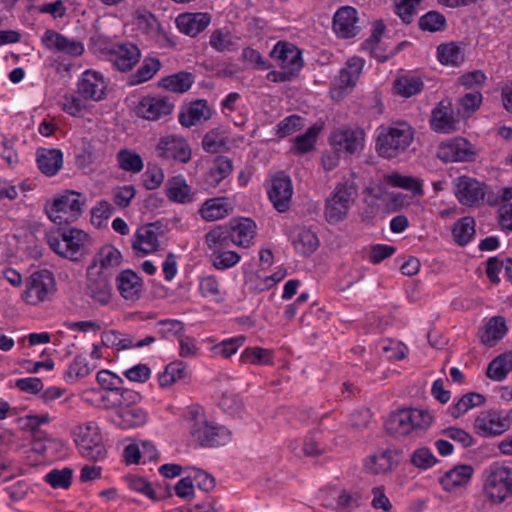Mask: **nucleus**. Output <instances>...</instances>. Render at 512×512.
<instances>
[{
	"mask_svg": "<svg viewBox=\"0 0 512 512\" xmlns=\"http://www.w3.org/2000/svg\"><path fill=\"white\" fill-rule=\"evenodd\" d=\"M185 419L191 440L200 447L213 448L225 445L230 441V431L224 426L210 421L202 406H189L185 412Z\"/></svg>",
	"mask_w": 512,
	"mask_h": 512,
	"instance_id": "nucleus-1",
	"label": "nucleus"
},
{
	"mask_svg": "<svg viewBox=\"0 0 512 512\" xmlns=\"http://www.w3.org/2000/svg\"><path fill=\"white\" fill-rule=\"evenodd\" d=\"M46 237L48 245L57 255L73 262L81 261L93 246L92 237L75 227L59 228Z\"/></svg>",
	"mask_w": 512,
	"mask_h": 512,
	"instance_id": "nucleus-2",
	"label": "nucleus"
},
{
	"mask_svg": "<svg viewBox=\"0 0 512 512\" xmlns=\"http://www.w3.org/2000/svg\"><path fill=\"white\" fill-rule=\"evenodd\" d=\"M414 139V131L407 123L380 126L375 149L379 156L392 159L404 153Z\"/></svg>",
	"mask_w": 512,
	"mask_h": 512,
	"instance_id": "nucleus-3",
	"label": "nucleus"
},
{
	"mask_svg": "<svg viewBox=\"0 0 512 512\" xmlns=\"http://www.w3.org/2000/svg\"><path fill=\"white\" fill-rule=\"evenodd\" d=\"M357 196L358 186L353 179L338 183L325 203L324 215L328 223L335 224L346 219Z\"/></svg>",
	"mask_w": 512,
	"mask_h": 512,
	"instance_id": "nucleus-4",
	"label": "nucleus"
},
{
	"mask_svg": "<svg viewBox=\"0 0 512 512\" xmlns=\"http://www.w3.org/2000/svg\"><path fill=\"white\" fill-rule=\"evenodd\" d=\"M483 491L486 497L496 504L512 496V468L495 462L483 472Z\"/></svg>",
	"mask_w": 512,
	"mask_h": 512,
	"instance_id": "nucleus-5",
	"label": "nucleus"
},
{
	"mask_svg": "<svg viewBox=\"0 0 512 512\" xmlns=\"http://www.w3.org/2000/svg\"><path fill=\"white\" fill-rule=\"evenodd\" d=\"M432 416L420 409H401L392 413L385 422L386 431L394 436H405L414 431L426 430Z\"/></svg>",
	"mask_w": 512,
	"mask_h": 512,
	"instance_id": "nucleus-6",
	"label": "nucleus"
},
{
	"mask_svg": "<svg viewBox=\"0 0 512 512\" xmlns=\"http://www.w3.org/2000/svg\"><path fill=\"white\" fill-rule=\"evenodd\" d=\"M74 442L79 453L91 461L103 460L107 450L103 443L100 428L95 422L78 425L73 430Z\"/></svg>",
	"mask_w": 512,
	"mask_h": 512,
	"instance_id": "nucleus-7",
	"label": "nucleus"
},
{
	"mask_svg": "<svg viewBox=\"0 0 512 512\" xmlns=\"http://www.w3.org/2000/svg\"><path fill=\"white\" fill-rule=\"evenodd\" d=\"M86 198L79 192L68 190L55 198L46 206V213L51 221L61 225L62 223L75 222L83 213Z\"/></svg>",
	"mask_w": 512,
	"mask_h": 512,
	"instance_id": "nucleus-8",
	"label": "nucleus"
},
{
	"mask_svg": "<svg viewBox=\"0 0 512 512\" xmlns=\"http://www.w3.org/2000/svg\"><path fill=\"white\" fill-rule=\"evenodd\" d=\"M476 156L475 146L463 137L443 141L437 148V157L444 163L472 162Z\"/></svg>",
	"mask_w": 512,
	"mask_h": 512,
	"instance_id": "nucleus-9",
	"label": "nucleus"
},
{
	"mask_svg": "<svg viewBox=\"0 0 512 512\" xmlns=\"http://www.w3.org/2000/svg\"><path fill=\"white\" fill-rule=\"evenodd\" d=\"M509 425V419L503 416L500 411L486 410L477 415L473 427L477 435L490 438L506 432L509 429Z\"/></svg>",
	"mask_w": 512,
	"mask_h": 512,
	"instance_id": "nucleus-10",
	"label": "nucleus"
},
{
	"mask_svg": "<svg viewBox=\"0 0 512 512\" xmlns=\"http://www.w3.org/2000/svg\"><path fill=\"white\" fill-rule=\"evenodd\" d=\"M86 292L101 305H106L111 300L110 274L106 271H96L95 263H92L87 270Z\"/></svg>",
	"mask_w": 512,
	"mask_h": 512,
	"instance_id": "nucleus-11",
	"label": "nucleus"
},
{
	"mask_svg": "<svg viewBox=\"0 0 512 512\" xmlns=\"http://www.w3.org/2000/svg\"><path fill=\"white\" fill-rule=\"evenodd\" d=\"M365 132L359 127H343L330 135V144L335 150L354 154L364 148Z\"/></svg>",
	"mask_w": 512,
	"mask_h": 512,
	"instance_id": "nucleus-12",
	"label": "nucleus"
},
{
	"mask_svg": "<svg viewBox=\"0 0 512 512\" xmlns=\"http://www.w3.org/2000/svg\"><path fill=\"white\" fill-rule=\"evenodd\" d=\"M280 69L293 73L297 77L303 67L301 51L293 44L279 41L270 52Z\"/></svg>",
	"mask_w": 512,
	"mask_h": 512,
	"instance_id": "nucleus-13",
	"label": "nucleus"
},
{
	"mask_svg": "<svg viewBox=\"0 0 512 512\" xmlns=\"http://www.w3.org/2000/svg\"><path fill=\"white\" fill-rule=\"evenodd\" d=\"M156 152L160 158L173 159L181 163H187L192 155L188 142L183 137L177 135L161 137L156 146Z\"/></svg>",
	"mask_w": 512,
	"mask_h": 512,
	"instance_id": "nucleus-14",
	"label": "nucleus"
},
{
	"mask_svg": "<svg viewBox=\"0 0 512 512\" xmlns=\"http://www.w3.org/2000/svg\"><path fill=\"white\" fill-rule=\"evenodd\" d=\"M174 103L164 96H145L137 104L136 114L150 121H157L172 113Z\"/></svg>",
	"mask_w": 512,
	"mask_h": 512,
	"instance_id": "nucleus-15",
	"label": "nucleus"
},
{
	"mask_svg": "<svg viewBox=\"0 0 512 512\" xmlns=\"http://www.w3.org/2000/svg\"><path fill=\"white\" fill-rule=\"evenodd\" d=\"M293 195V185L289 176L280 172L271 179L268 187V196L274 208L280 212H286L290 207Z\"/></svg>",
	"mask_w": 512,
	"mask_h": 512,
	"instance_id": "nucleus-16",
	"label": "nucleus"
},
{
	"mask_svg": "<svg viewBox=\"0 0 512 512\" xmlns=\"http://www.w3.org/2000/svg\"><path fill=\"white\" fill-rule=\"evenodd\" d=\"M357 10L351 6L340 7L333 17V30L339 38L349 39L359 33Z\"/></svg>",
	"mask_w": 512,
	"mask_h": 512,
	"instance_id": "nucleus-17",
	"label": "nucleus"
},
{
	"mask_svg": "<svg viewBox=\"0 0 512 512\" xmlns=\"http://www.w3.org/2000/svg\"><path fill=\"white\" fill-rule=\"evenodd\" d=\"M458 201L467 206H473L484 199L485 185L474 178L459 176L454 180Z\"/></svg>",
	"mask_w": 512,
	"mask_h": 512,
	"instance_id": "nucleus-18",
	"label": "nucleus"
},
{
	"mask_svg": "<svg viewBox=\"0 0 512 512\" xmlns=\"http://www.w3.org/2000/svg\"><path fill=\"white\" fill-rule=\"evenodd\" d=\"M41 41L47 49L63 52L70 56L77 57L84 52V45L81 41L68 38L54 30H47Z\"/></svg>",
	"mask_w": 512,
	"mask_h": 512,
	"instance_id": "nucleus-19",
	"label": "nucleus"
},
{
	"mask_svg": "<svg viewBox=\"0 0 512 512\" xmlns=\"http://www.w3.org/2000/svg\"><path fill=\"white\" fill-rule=\"evenodd\" d=\"M53 419L54 416H51L49 411L34 408V453L46 454L49 449L62 445L60 441L50 438L40 430V426L50 423Z\"/></svg>",
	"mask_w": 512,
	"mask_h": 512,
	"instance_id": "nucleus-20",
	"label": "nucleus"
},
{
	"mask_svg": "<svg viewBox=\"0 0 512 512\" xmlns=\"http://www.w3.org/2000/svg\"><path fill=\"white\" fill-rule=\"evenodd\" d=\"M78 93L86 100L100 101L104 98L106 83L102 74L94 71H85L77 83Z\"/></svg>",
	"mask_w": 512,
	"mask_h": 512,
	"instance_id": "nucleus-21",
	"label": "nucleus"
},
{
	"mask_svg": "<svg viewBox=\"0 0 512 512\" xmlns=\"http://www.w3.org/2000/svg\"><path fill=\"white\" fill-rule=\"evenodd\" d=\"M140 58V49L133 43L118 45L110 53V61L121 72L132 70Z\"/></svg>",
	"mask_w": 512,
	"mask_h": 512,
	"instance_id": "nucleus-22",
	"label": "nucleus"
},
{
	"mask_svg": "<svg viewBox=\"0 0 512 512\" xmlns=\"http://www.w3.org/2000/svg\"><path fill=\"white\" fill-rule=\"evenodd\" d=\"M117 290L126 300H137L143 289L142 278L133 270H122L115 278Z\"/></svg>",
	"mask_w": 512,
	"mask_h": 512,
	"instance_id": "nucleus-23",
	"label": "nucleus"
},
{
	"mask_svg": "<svg viewBox=\"0 0 512 512\" xmlns=\"http://www.w3.org/2000/svg\"><path fill=\"white\" fill-rule=\"evenodd\" d=\"M156 224H148L137 229L132 248L137 255H147L158 249V235L155 232Z\"/></svg>",
	"mask_w": 512,
	"mask_h": 512,
	"instance_id": "nucleus-24",
	"label": "nucleus"
},
{
	"mask_svg": "<svg viewBox=\"0 0 512 512\" xmlns=\"http://www.w3.org/2000/svg\"><path fill=\"white\" fill-rule=\"evenodd\" d=\"M36 163L41 173L47 177H53L63 167V153L56 148H38Z\"/></svg>",
	"mask_w": 512,
	"mask_h": 512,
	"instance_id": "nucleus-25",
	"label": "nucleus"
},
{
	"mask_svg": "<svg viewBox=\"0 0 512 512\" xmlns=\"http://www.w3.org/2000/svg\"><path fill=\"white\" fill-rule=\"evenodd\" d=\"M211 22L208 13H184L176 18V25L180 32L195 37L204 31Z\"/></svg>",
	"mask_w": 512,
	"mask_h": 512,
	"instance_id": "nucleus-26",
	"label": "nucleus"
},
{
	"mask_svg": "<svg viewBox=\"0 0 512 512\" xmlns=\"http://www.w3.org/2000/svg\"><path fill=\"white\" fill-rule=\"evenodd\" d=\"M397 450L385 449L368 457L365 462L367 471L373 474H385L391 472L399 463Z\"/></svg>",
	"mask_w": 512,
	"mask_h": 512,
	"instance_id": "nucleus-27",
	"label": "nucleus"
},
{
	"mask_svg": "<svg viewBox=\"0 0 512 512\" xmlns=\"http://www.w3.org/2000/svg\"><path fill=\"white\" fill-rule=\"evenodd\" d=\"M57 292V284L53 272L40 269L34 272V294L38 302L51 301Z\"/></svg>",
	"mask_w": 512,
	"mask_h": 512,
	"instance_id": "nucleus-28",
	"label": "nucleus"
},
{
	"mask_svg": "<svg viewBox=\"0 0 512 512\" xmlns=\"http://www.w3.org/2000/svg\"><path fill=\"white\" fill-rule=\"evenodd\" d=\"M211 118V110L206 100H196L181 110L179 122L182 126L190 128Z\"/></svg>",
	"mask_w": 512,
	"mask_h": 512,
	"instance_id": "nucleus-29",
	"label": "nucleus"
},
{
	"mask_svg": "<svg viewBox=\"0 0 512 512\" xmlns=\"http://www.w3.org/2000/svg\"><path fill=\"white\" fill-rule=\"evenodd\" d=\"M165 187L166 196L172 202L187 204L195 200V192L181 175L168 179Z\"/></svg>",
	"mask_w": 512,
	"mask_h": 512,
	"instance_id": "nucleus-30",
	"label": "nucleus"
},
{
	"mask_svg": "<svg viewBox=\"0 0 512 512\" xmlns=\"http://www.w3.org/2000/svg\"><path fill=\"white\" fill-rule=\"evenodd\" d=\"M458 121L455 119L453 111L439 103L437 107L432 110L430 119V127L437 133L449 134L457 130Z\"/></svg>",
	"mask_w": 512,
	"mask_h": 512,
	"instance_id": "nucleus-31",
	"label": "nucleus"
},
{
	"mask_svg": "<svg viewBox=\"0 0 512 512\" xmlns=\"http://www.w3.org/2000/svg\"><path fill=\"white\" fill-rule=\"evenodd\" d=\"M149 419L148 412L141 406L117 410L114 422L122 429H133L144 426Z\"/></svg>",
	"mask_w": 512,
	"mask_h": 512,
	"instance_id": "nucleus-32",
	"label": "nucleus"
},
{
	"mask_svg": "<svg viewBox=\"0 0 512 512\" xmlns=\"http://www.w3.org/2000/svg\"><path fill=\"white\" fill-rule=\"evenodd\" d=\"M474 469L471 465L460 464L447 471L441 478V484L447 491H453L457 487L466 485L472 475Z\"/></svg>",
	"mask_w": 512,
	"mask_h": 512,
	"instance_id": "nucleus-33",
	"label": "nucleus"
},
{
	"mask_svg": "<svg viewBox=\"0 0 512 512\" xmlns=\"http://www.w3.org/2000/svg\"><path fill=\"white\" fill-rule=\"evenodd\" d=\"M231 243L248 247L256 234V224L249 218H241L230 228Z\"/></svg>",
	"mask_w": 512,
	"mask_h": 512,
	"instance_id": "nucleus-34",
	"label": "nucleus"
},
{
	"mask_svg": "<svg viewBox=\"0 0 512 512\" xmlns=\"http://www.w3.org/2000/svg\"><path fill=\"white\" fill-rule=\"evenodd\" d=\"M231 211L229 199L217 197L206 200L200 209V214L207 221H216L225 218Z\"/></svg>",
	"mask_w": 512,
	"mask_h": 512,
	"instance_id": "nucleus-35",
	"label": "nucleus"
},
{
	"mask_svg": "<svg viewBox=\"0 0 512 512\" xmlns=\"http://www.w3.org/2000/svg\"><path fill=\"white\" fill-rule=\"evenodd\" d=\"M364 67V60L360 57L350 58L345 67L339 72L336 79L339 88H352L355 86Z\"/></svg>",
	"mask_w": 512,
	"mask_h": 512,
	"instance_id": "nucleus-36",
	"label": "nucleus"
},
{
	"mask_svg": "<svg viewBox=\"0 0 512 512\" xmlns=\"http://www.w3.org/2000/svg\"><path fill=\"white\" fill-rule=\"evenodd\" d=\"M507 332L505 319L501 316L492 317L481 333V341L486 346H494Z\"/></svg>",
	"mask_w": 512,
	"mask_h": 512,
	"instance_id": "nucleus-37",
	"label": "nucleus"
},
{
	"mask_svg": "<svg viewBox=\"0 0 512 512\" xmlns=\"http://www.w3.org/2000/svg\"><path fill=\"white\" fill-rule=\"evenodd\" d=\"M193 83V74L181 71L162 78L159 81V87L174 93H184L191 88Z\"/></svg>",
	"mask_w": 512,
	"mask_h": 512,
	"instance_id": "nucleus-38",
	"label": "nucleus"
},
{
	"mask_svg": "<svg viewBox=\"0 0 512 512\" xmlns=\"http://www.w3.org/2000/svg\"><path fill=\"white\" fill-rule=\"evenodd\" d=\"M512 371V351L494 358L487 367V377L493 381H502Z\"/></svg>",
	"mask_w": 512,
	"mask_h": 512,
	"instance_id": "nucleus-39",
	"label": "nucleus"
},
{
	"mask_svg": "<svg viewBox=\"0 0 512 512\" xmlns=\"http://www.w3.org/2000/svg\"><path fill=\"white\" fill-rule=\"evenodd\" d=\"M160 68L161 62L158 58H145L137 71L129 75L128 84L131 86L142 84L152 79L153 76L160 70Z\"/></svg>",
	"mask_w": 512,
	"mask_h": 512,
	"instance_id": "nucleus-40",
	"label": "nucleus"
},
{
	"mask_svg": "<svg viewBox=\"0 0 512 512\" xmlns=\"http://www.w3.org/2000/svg\"><path fill=\"white\" fill-rule=\"evenodd\" d=\"M292 244L298 253L309 256L318 248L319 240L311 230L300 228L293 237Z\"/></svg>",
	"mask_w": 512,
	"mask_h": 512,
	"instance_id": "nucleus-41",
	"label": "nucleus"
},
{
	"mask_svg": "<svg viewBox=\"0 0 512 512\" xmlns=\"http://www.w3.org/2000/svg\"><path fill=\"white\" fill-rule=\"evenodd\" d=\"M475 220L473 217L465 216L454 223L452 236L459 246H466L475 235Z\"/></svg>",
	"mask_w": 512,
	"mask_h": 512,
	"instance_id": "nucleus-42",
	"label": "nucleus"
},
{
	"mask_svg": "<svg viewBox=\"0 0 512 512\" xmlns=\"http://www.w3.org/2000/svg\"><path fill=\"white\" fill-rule=\"evenodd\" d=\"M485 401L486 398L484 395L470 392L463 395L455 404L450 406L448 411L453 418H459L470 409L483 405Z\"/></svg>",
	"mask_w": 512,
	"mask_h": 512,
	"instance_id": "nucleus-43",
	"label": "nucleus"
},
{
	"mask_svg": "<svg viewBox=\"0 0 512 512\" xmlns=\"http://www.w3.org/2000/svg\"><path fill=\"white\" fill-rule=\"evenodd\" d=\"M95 368L96 365L89 364L85 356L78 355L69 364L63 378L67 383H74L88 376Z\"/></svg>",
	"mask_w": 512,
	"mask_h": 512,
	"instance_id": "nucleus-44",
	"label": "nucleus"
},
{
	"mask_svg": "<svg viewBox=\"0 0 512 512\" xmlns=\"http://www.w3.org/2000/svg\"><path fill=\"white\" fill-rule=\"evenodd\" d=\"M423 87L424 83L421 79L410 75L398 77L393 84L395 93L405 98H409L420 93Z\"/></svg>",
	"mask_w": 512,
	"mask_h": 512,
	"instance_id": "nucleus-45",
	"label": "nucleus"
},
{
	"mask_svg": "<svg viewBox=\"0 0 512 512\" xmlns=\"http://www.w3.org/2000/svg\"><path fill=\"white\" fill-rule=\"evenodd\" d=\"M135 23L140 31L155 37L161 30V25L154 14L146 9H138L134 13Z\"/></svg>",
	"mask_w": 512,
	"mask_h": 512,
	"instance_id": "nucleus-46",
	"label": "nucleus"
},
{
	"mask_svg": "<svg viewBox=\"0 0 512 512\" xmlns=\"http://www.w3.org/2000/svg\"><path fill=\"white\" fill-rule=\"evenodd\" d=\"M121 252L112 245L103 246L97 253L96 259L93 263H99L100 269L98 271H106L110 268L118 267L121 264Z\"/></svg>",
	"mask_w": 512,
	"mask_h": 512,
	"instance_id": "nucleus-47",
	"label": "nucleus"
},
{
	"mask_svg": "<svg viewBox=\"0 0 512 512\" xmlns=\"http://www.w3.org/2000/svg\"><path fill=\"white\" fill-rule=\"evenodd\" d=\"M437 58L443 65L459 66L464 61V52L455 43L441 44L437 48Z\"/></svg>",
	"mask_w": 512,
	"mask_h": 512,
	"instance_id": "nucleus-48",
	"label": "nucleus"
},
{
	"mask_svg": "<svg viewBox=\"0 0 512 512\" xmlns=\"http://www.w3.org/2000/svg\"><path fill=\"white\" fill-rule=\"evenodd\" d=\"M233 170L232 161L225 156H218L213 163V167L207 177V181L212 186H217L222 180L228 177Z\"/></svg>",
	"mask_w": 512,
	"mask_h": 512,
	"instance_id": "nucleus-49",
	"label": "nucleus"
},
{
	"mask_svg": "<svg viewBox=\"0 0 512 512\" xmlns=\"http://www.w3.org/2000/svg\"><path fill=\"white\" fill-rule=\"evenodd\" d=\"M73 470L69 467L62 469H52L43 480L54 489H68L72 484Z\"/></svg>",
	"mask_w": 512,
	"mask_h": 512,
	"instance_id": "nucleus-50",
	"label": "nucleus"
},
{
	"mask_svg": "<svg viewBox=\"0 0 512 512\" xmlns=\"http://www.w3.org/2000/svg\"><path fill=\"white\" fill-rule=\"evenodd\" d=\"M362 503V497L357 491L341 490L336 498L333 509L336 512H353Z\"/></svg>",
	"mask_w": 512,
	"mask_h": 512,
	"instance_id": "nucleus-51",
	"label": "nucleus"
},
{
	"mask_svg": "<svg viewBox=\"0 0 512 512\" xmlns=\"http://www.w3.org/2000/svg\"><path fill=\"white\" fill-rule=\"evenodd\" d=\"M272 359V351L261 347H248L240 355V361L245 364L268 365Z\"/></svg>",
	"mask_w": 512,
	"mask_h": 512,
	"instance_id": "nucleus-52",
	"label": "nucleus"
},
{
	"mask_svg": "<svg viewBox=\"0 0 512 512\" xmlns=\"http://www.w3.org/2000/svg\"><path fill=\"white\" fill-rule=\"evenodd\" d=\"M117 161L122 170L131 173H139L144 167L141 156L128 149H123L118 152Z\"/></svg>",
	"mask_w": 512,
	"mask_h": 512,
	"instance_id": "nucleus-53",
	"label": "nucleus"
},
{
	"mask_svg": "<svg viewBox=\"0 0 512 512\" xmlns=\"http://www.w3.org/2000/svg\"><path fill=\"white\" fill-rule=\"evenodd\" d=\"M320 133V127L313 125L304 134L294 139V149L299 154H304L314 148L317 137Z\"/></svg>",
	"mask_w": 512,
	"mask_h": 512,
	"instance_id": "nucleus-54",
	"label": "nucleus"
},
{
	"mask_svg": "<svg viewBox=\"0 0 512 512\" xmlns=\"http://www.w3.org/2000/svg\"><path fill=\"white\" fill-rule=\"evenodd\" d=\"M303 119L293 114L281 120L275 127V134L279 138H285L303 128Z\"/></svg>",
	"mask_w": 512,
	"mask_h": 512,
	"instance_id": "nucleus-55",
	"label": "nucleus"
},
{
	"mask_svg": "<svg viewBox=\"0 0 512 512\" xmlns=\"http://www.w3.org/2000/svg\"><path fill=\"white\" fill-rule=\"evenodd\" d=\"M206 244L210 249H223L231 243L230 231L221 227L209 231L205 236Z\"/></svg>",
	"mask_w": 512,
	"mask_h": 512,
	"instance_id": "nucleus-56",
	"label": "nucleus"
},
{
	"mask_svg": "<svg viewBox=\"0 0 512 512\" xmlns=\"http://www.w3.org/2000/svg\"><path fill=\"white\" fill-rule=\"evenodd\" d=\"M446 26L444 15L436 11H429L419 19V27L423 31H441Z\"/></svg>",
	"mask_w": 512,
	"mask_h": 512,
	"instance_id": "nucleus-57",
	"label": "nucleus"
},
{
	"mask_svg": "<svg viewBox=\"0 0 512 512\" xmlns=\"http://www.w3.org/2000/svg\"><path fill=\"white\" fill-rule=\"evenodd\" d=\"M65 392V389L56 386L46 388L38 397H34V408L37 410L44 407L51 409L54 401L62 397Z\"/></svg>",
	"mask_w": 512,
	"mask_h": 512,
	"instance_id": "nucleus-58",
	"label": "nucleus"
},
{
	"mask_svg": "<svg viewBox=\"0 0 512 512\" xmlns=\"http://www.w3.org/2000/svg\"><path fill=\"white\" fill-rule=\"evenodd\" d=\"M225 146V137L218 129L207 132L202 139V147L208 153H219Z\"/></svg>",
	"mask_w": 512,
	"mask_h": 512,
	"instance_id": "nucleus-59",
	"label": "nucleus"
},
{
	"mask_svg": "<svg viewBox=\"0 0 512 512\" xmlns=\"http://www.w3.org/2000/svg\"><path fill=\"white\" fill-rule=\"evenodd\" d=\"M209 44L218 52L232 51L235 48V43L232 40L231 34L223 32L220 29L211 33Z\"/></svg>",
	"mask_w": 512,
	"mask_h": 512,
	"instance_id": "nucleus-60",
	"label": "nucleus"
},
{
	"mask_svg": "<svg viewBox=\"0 0 512 512\" xmlns=\"http://www.w3.org/2000/svg\"><path fill=\"white\" fill-rule=\"evenodd\" d=\"M157 326L159 327L158 333L163 338H170L172 336H177L178 339L183 335V331L185 329V324L177 319H163L157 322Z\"/></svg>",
	"mask_w": 512,
	"mask_h": 512,
	"instance_id": "nucleus-61",
	"label": "nucleus"
},
{
	"mask_svg": "<svg viewBox=\"0 0 512 512\" xmlns=\"http://www.w3.org/2000/svg\"><path fill=\"white\" fill-rule=\"evenodd\" d=\"M411 463L420 469H429L437 463V459L429 448L421 447L411 454Z\"/></svg>",
	"mask_w": 512,
	"mask_h": 512,
	"instance_id": "nucleus-62",
	"label": "nucleus"
},
{
	"mask_svg": "<svg viewBox=\"0 0 512 512\" xmlns=\"http://www.w3.org/2000/svg\"><path fill=\"white\" fill-rule=\"evenodd\" d=\"M220 408L231 416H239L243 411L242 399L235 394L224 393L219 402Z\"/></svg>",
	"mask_w": 512,
	"mask_h": 512,
	"instance_id": "nucleus-63",
	"label": "nucleus"
},
{
	"mask_svg": "<svg viewBox=\"0 0 512 512\" xmlns=\"http://www.w3.org/2000/svg\"><path fill=\"white\" fill-rule=\"evenodd\" d=\"M386 182L393 187H401L413 192H419L421 190V183L409 176H402L398 173H393L386 176Z\"/></svg>",
	"mask_w": 512,
	"mask_h": 512,
	"instance_id": "nucleus-64",
	"label": "nucleus"
}]
</instances>
